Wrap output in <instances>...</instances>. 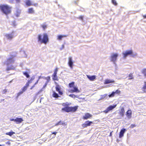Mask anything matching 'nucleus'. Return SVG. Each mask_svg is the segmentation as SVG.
Returning <instances> with one entry per match:
<instances>
[{
  "label": "nucleus",
  "mask_w": 146,
  "mask_h": 146,
  "mask_svg": "<svg viewBox=\"0 0 146 146\" xmlns=\"http://www.w3.org/2000/svg\"><path fill=\"white\" fill-rule=\"evenodd\" d=\"M23 73L24 75L27 78H28L29 77V75L28 74V73L27 72H23Z\"/></svg>",
  "instance_id": "nucleus-35"
},
{
  "label": "nucleus",
  "mask_w": 146,
  "mask_h": 146,
  "mask_svg": "<svg viewBox=\"0 0 146 146\" xmlns=\"http://www.w3.org/2000/svg\"><path fill=\"white\" fill-rule=\"evenodd\" d=\"M112 132H111L110 133V136H111L112 135Z\"/></svg>",
  "instance_id": "nucleus-57"
},
{
  "label": "nucleus",
  "mask_w": 146,
  "mask_h": 146,
  "mask_svg": "<svg viewBox=\"0 0 146 146\" xmlns=\"http://www.w3.org/2000/svg\"><path fill=\"white\" fill-rule=\"evenodd\" d=\"M68 64L70 68L72 69L73 68V62L72 60V57H69L68 58Z\"/></svg>",
  "instance_id": "nucleus-10"
},
{
  "label": "nucleus",
  "mask_w": 146,
  "mask_h": 146,
  "mask_svg": "<svg viewBox=\"0 0 146 146\" xmlns=\"http://www.w3.org/2000/svg\"><path fill=\"white\" fill-rule=\"evenodd\" d=\"M18 2H19V0H18Z\"/></svg>",
  "instance_id": "nucleus-63"
},
{
  "label": "nucleus",
  "mask_w": 146,
  "mask_h": 146,
  "mask_svg": "<svg viewBox=\"0 0 146 146\" xmlns=\"http://www.w3.org/2000/svg\"><path fill=\"white\" fill-rule=\"evenodd\" d=\"M142 16L144 18H146V15H143Z\"/></svg>",
  "instance_id": "nucleus-53"
},
{
  "label": "nucleus",
  "mask_w": 146,
  "mask_h": 146,
  "mask_svg": "<svg viewBox=\"0 0 146 146\" xmlns=\"http://www.w3.org/2000/svg\"><path fill=\"white\" fill-rule=\"evenodd\" d=\"M14 26H15V23L14 24Z\"/></svg>",
  "instance_id": "nucleus-61"
},
{
  "label": "nucleus",
  "mask_w": 146,
  "mask_h": 146,
  "mask_svg": "<svg viewBox=\"0 0 146 146\" xmlns=\"http://www.w3.org/2000/svg\"><path fill=\"white\" fill-rule=\"evenodd\" d=\"M118 56V54L114 53L111 54L110 58V61L113 62V64H115Z\"/></svg>",
  "instance_id": "nucleus-6"
},
{
  "label": "nucleus",
  "mask_w": 146,
  "mask_h": 146,
  "mask_svg": "<svg viewBox=\"0 0 146 146\" xmlns=\"http://www.w3.org/2000/svg\"><path fill=\"white\" fill-rule=\"evenodd\" d=\"M83 16H80L79 17H78V18L81 20L82 21H83Z\"/></svg>",
  "instance_id": "nucleus-44"
},
{
  "label": "nucleus",
  "mask_w": 146,
  "mask_h": 146,
  "mask_svg": "<svg viewBox=\"0 0 146 146\" xmlns=\"http://www.w3.org/2000/svg\"><path fill=\"white\" fill-rule=\"evenodd\" d=\"M123 58H125L128 55H131V56L134 57L136 56L137 54L136 53L133 54L132 50H129L126 51L125 52H123Z\"/></svg>",
  "instance_id": "nucleus-5"
},
{
  "label": "nucleus",
  "mask_w": 146,
  "mask_h": 146,
  "mask_svg": "<svg viewBox=\"0 0 146 146\" xmlns=\"http://www.w3.org/2000/svg\"><path fill=\"white\" fill-rule=\"evenodd\" d=\"M111 2L115 5H117V3L116 2V1H111Z\"/></svg>",
  "instance_id": "nucleus-39"
},
{
  "label": "nucleus",
  "mask_w": 146,
  "mask_h": 146,
  "mask_svg": "<svg viewBox=\"0 0 146 146\" xmlns=\"http://www.w3.org/2000/svg\"><path fill=\"white\" fill-rule=\"evenodd\" d=\"M27 86H24L23 88V89L22 90V91H23V92H24L27 90Z\"/></svg>",
  "instance_id": "nucleus-41"
},
{
  "label": "nucleus",
  "mask_w": 146,
  "mask_h": 146,
  "mask_svg": "<svg viewBox=\"0 0 146 146\" xmlns=\"http://www.w3.org/2000/svg\"><path fill=\"white\" fill-rule=\"evenodd\" d=\"M11 8L7 4H0V10L5 15L10 14L11 12Z\"/></svg>",
  "instance_id": "nucleus-2"
},
{
  "label": "nucleus",
  "mask_w": 146,
  "mask_h": 146,
  "mask_svg": "<svg viewBox=\"0 0 146 146\" xmlns=\"http://www.w3.org/2000/svg\"><path fill=\"white\" fill-rule=\"evenodd\" d=\"M40 77H41V76H39V78H38V80H39V79H40Z\"/></svg>",
  "instance_id": "nucleus-59"
},
{
  "label": "nucleus",
  "mask_w": 146,
  "mask_h": 146,
  "mask_svg": "<svg viewBox=\"0 0 146 146\" xmlns=\"http://www.w3.org/2000/svg\"><path fill=\"white\" fill-rule=\"evenodd\" d=\"M141 93L146 92V82H145L142 91L141 92Z\"/></svg>",
  "instance_id": "nucleus-20"
},
{
  "label": "nucleus",
  "mask_w": 146,
  "mask_h": 146,
  "mask_svg": "<svg viewBox=\"0 0 146 146\" xmlns=\"http://www.w3.org/2000/svg\"><path fill=\"white\" fill-rule=\"evenodd\" d=\"M62 105L63 106L65 107L62 108V110L67 112L70 111L75 112L77 109V107L76 106L74 107L68 106V104L66 103H63L62 104Z\"/></svg>",
  "instance_id": "nucleus-3"
},
{
  "label": "nucleus",
  "mask_w": 146,
  "mask_h": 146,
  "mask_svg": "<svg viewBox=\"0 0 146 146\" xmlns=\"http://www.w3.org/2000/svg\"><path fill=\"white\" fill-rule=\"evenodd\" d=\"M56 90L58 92L59 94L60 95H62V92L60 90V87L59 86H56Z\"/></svg>",
  "instance_id": "nucleus-17"
},
{
  "label": "nucleus",
  "mask_w": 146,
  "mask_h": 146,
  "mask_svg": "<svg viewBox=\"0 0 146 146\" xmlns=\"http://www.w3.org/2000/svg\"><path fill=\"white\" fill-rule=\"evenodd\" d=\"M131 110H128L127 112L126 115L128 118H130L131 117Z\"/></svg>",
  "instance_id": "nucleus-16"
},
{
  "label": "nucleus",
  "mask_w": 146,
  "mask_h": 146,
  "mask_svg": "<svg viewBox=\"0 0 146 146\" xmlns=\"http://www.w3.org/2000/svg\"><path fill=\"white\" fill-rule=\"evenodd\" d=\"M15 60L13 56H11L10 58H8L7 60L3 62L4 65H6L7 66L6 70L9 71L10 70H14L15 68V66L11 65L13 64Z\"/></svg>",
  "instance_id": "nucleus-1"
},
{
  "label": "nucleus",
  "mask_w": 146,
  "mask_h": 146,
  "mask_svg": "<svg viewBox=\"0 0 146 146\" xmlns=\"http://www.w3.org/2000/svg\"><path fill=\"white\" fill-rule=\"evenodd\" d=\"M62 48H63L64 47V45H62Z\"/></svg>",
  "instance_id": "nucleus-60"
},
{
  "label": "nucleus",
  "mask_w": 146,
  "mask_h": 146,
  "mask_svg": "<svg viewBox=\"0 0 146 146\" xmlns=\"http://www.w3.org/2000/svg\"><path fill=\"white\" fill-rule=\"evenodd\" d=\"M64 123H62L61 121H60L59 122H58V123L56 124H55V126H57L59 125H61V124H63Z\"/></svg>",
  "instance_id": "nucleus-38"
},
{
  "label": "nucleus",
  "mask_w": 146,
  "mask_h": 146,
  "mask_svg": "<svg viewBox=\"0 0 146 146\" xmlns=\"http://www.w3.org/2000/svg\"><path fill=\"white\" fill-rule=\"evenodd\" d=\"M29 84L28 82L26 83V86H27V87L29 86Z\"/></svg>",
  "instance_id": "nucleus-50"
},
{
  "label": "nucleus",
  "mask_w": 146,
  "mask_h": 146,
  "mask_svg": "<svg viewBox=\"0 0 146 146\" xmlns=\"http://www.w3.org/2000/svg\"><path fill=\"white\" fill-rule=\"evenodd\" d=\"M114 92L115 93V94H120V91L119 90H117L115 92Z\"/></svg>",
  "instance_id": "nucleus-43"
},
{
  "label": "nucleus",
  "mask_w": 146,
  "mask_h": 146,
  "mask_svg": "<svg viewBox=\"0 0 146 146\" xmlns=\"http://www.w3.org/2000/svg\"><path fill=\"white\" fill-rule=\"evenodd\" d=\"M21 54L22 55V56L24 57H27V55L26 54L25 51L21 50L20 51Z\"/></svg>",
  "instance_id": "nucleus-19"
},
{
  "label": "nucleus",
  "mask_w": 146,
  "mask_h": 146,
  "mask_svg": "<svg viewBox=\"0 0 146 146\" xmlns=\"http://www.w3.org/2000/svg\"><path fill=\"white\" fill-rule=\"evenodd\" d=\"M13 80H11V81H10L9 82V83H11L12 82Z\"/></svg>",
  "instance_id": "nucleus-58"
},
{
  "label": "nucleus",
  "mask_w": 146,
  "mask_h": 146,
  "mask_svg": "<svg viewBox=\"0 0 146 146\" xmlns=\"http://www.w3.org/2000/svg\"><path fill=\"white\" fill-rule=\"evenodd\" d=\"M126 131V129H121L119 133V137L121 138L123 136L124 134Z\"/></svg>",
  "instance_id": "nucleus-13"
},
{
  "label": "nucleus",
  "mask_w": 146,
  "mask_h": 146,
  "mask_svg": "<svg viewBox=\"0 0 146 146\" xmlns=\"http://www.w3.org/2000/svg\"><path fill=\"white\" fill-rule=\"evenodd\" d=\"M35 77L34 76H32L31 78V79H30V80L31 81H33L35 79Z\"/></svg>",
  "instance_id": "nucleus-48"
},
{
  "label": "nucleus",
  "mask_w": 146,
  "mask_h": 146,
  "mask_svg": "<svg viewBox=\"0 0 146 146\" xmlns=\"http://www.w3.org/2000/svg\"><path fill=\"white\" fill-rule=\"evenodd\" d=\"M133 79V77L132 74H129V79L131 80Z\"/></svg>",
  "instance_id": "nucleus-40"
},
{
  "label": "nucleus",
  "mask_w": 146,
  "mask_h": 146,
  "mask_svg": "<svg viewBox=\"0 0 146 146\" xmlns=\"http://www.w3.org/2000/svg\"><path fill=\"white\" fill-rule=\"evenodd\" d=\"M87 126H90L91 124L93 123V122L92 121H89L85 122Z\"/></svg>",
  "instance_id": "nucleus-27"
},
{
  "label": "nucleus",
  "mask_w": 146,
  "mask_h": 146,
  "mask_svg": "<svg viewBox=\"0 0 146 146\" xmlns=\"http://www.w3.org/2000/svg\"><path fill=\"white\" fill-rule=\"evenodd\" d=\"M107 95V94H105L104 95H101V98L98 100V101H99L100 100H103Z\"/></svg>",
  "instance_id": "nucleus-22"
},
{
  "label": "nucleus",
  "mask_w": 146,
  "mask_h": 146,
  "mask_svg": "<svg viewBox=\"0 0 146 146\" xmlns=\"http://www.w3.org/2000/svg\"><path fill=\"white\" fill-rule=\"evenodd\" d=\"M0 146H2L1 145H0Z\"/></svg>",
  "instance_id": "nucleus-64"
},
{
  "label": "nucleus",
  "mask_w": 146,
  "mask_h": 146,
  "mask_svg": "<svg viewBox=\"0 0 146 146\" xmlns=\"http://www.w3.org/2000/svg\"><path fill=\"white\" fill-rule=\"evenodd\" d=\"M52 96L53 97L56 98H58L59 97L58 94H57L56 93L54 92H53V93L52 95Z\"/></svg>",
  "instance_id": "nucleus-29"
},
{
  "label": "nucleus",
  "mask_w": 146,
  "mask_h": 146,
  "mask_svg": "<svg viewBox=\"0 0 146 146\" xmlns=\"http://www.w3.org/2000/svg\"><path fill=\"white\" fill-rule=\"evenodd\" d=\"M38 81H39V80H37V81H36V82L35 84H34V85H35H35L36 84L38 83Z\"/></svg>",
  "instance_id": "nucleus-52"
},
{
  "label": "nucleus",
  "mask_w": 146,
  "mask_h": 146,
  "mask_svg": "<svg viewBox=\"0 0 146 146\" xmlns=\"http://www.w3.org/2000/svg\"><path fill=\"white\" fill-rule=\"evenodd\" d=\"M47 84V83H45L44 85L43 86V88H45L46 87Z\"/></svg>",
  "instance_id": "nucleus-49"
},
{
  "label": "nucleus",
  "mask_w": 146,
  "mask_h": 146,
  "mask_svg": "<svg viewBox=\"0 0 146 146\" xmlns=\"http://www.w3.org/2000/svg\"><path fill=\"white\" fill-rule=\"evenodd\" d=\"M114 82V80H105L104 84H108L110 83H111Z\"/></svg>",
  "instance_id": "nucleus-21"
},
{
  "label": "nucleus",
  "mask_w": 146,
  "mask_h": 146,
  "mask_svg": "<svg viewBox=\"0 0 146 146\" xmlns=\"http://www.w3.org/2000/svg\"><path fill=\"white\" fill-rule=\"evenodd\" d=\"M53 76V78H52V79L54 80H58V78L57 76Z\"/></svg>",
  "instance_id": "nucleus-32"
},
{
  "label": "nucleus",
  "mask_w": 146,
  "mask_h": 146,
  "mask_svg": "<svg viewBox=\"0 0 146 146\" xmlns=\"http://www.w3.org/2000/svg\"><path fill=\"white\" fill-rule=\"evenodd\" d=\"M15 119H10V120L11 121H15Z\"/></svg>",
  "instance_id": "nucleus-51"
},
{
  "label": "nucleus",
  "mask_w": 146,
  "mask_h": 146,
  "mask_svg": "<svg viewBox=\"0 0 146 146\" xmlns=\"http://www.w3.org/2000/svg\"><path fill=\"white\" fill-rule=\"evenodd\" d=\"M58 71V68H56L55 69L54 71V72L52 75V76H57V71Z\"/></svg>",
  "instance_id": "nucleus-31"
},
{
  "label": "nucleus",
  "mask_w": 146,
  "mask_h": 146,
  "mask_svg": "<svg viewBox=\"0 0 146 146\" xmlns=\"http://www.w3.org/2000/svg\"><path fill=\"white\" fill-rule=\"evenodd\" d=\"M115 94L114 92H113L110 94L108 96L109 97H113L114 96Z\"/></svg>",
  "instance_id": "nucleus-36"
},
{
  "label": "nucleus",
  "mask_w": 146,
  "mask_h": 146,
  "mask_svg": "<svg viewBox=\"0 0 146 146\" xmlns=\"http://www.w3.org/2000/svg\"><path fill=\"white\" fill-rule=\"evenodd\" d=\"M74 3H76V1H75Z\"/></svg>",
  "instance_id": "nucleus-62"
},
{
  "label": "nucleus",
  "mask_w": 146,
  "mask_h": 146,
  "mask_svg": "<svg viewBox=\"0 0 146 146\" xmlns=\"http://www.w3.org/2000/svg\"><path fill=\"white\" fill-rule=\"evenodd\" d=\"M116 106V105L113 106H110L108 107L106 110L104 111L103 112L106 113H107L109 111L115 108Z\"/></svg>",
  "instance_id": "nucleus-9"
},
{
  "label": "nucleus",
  "mask_w": 146,
  "mask_h": 146,
  "mask_svg": "<svg viewBox=\"0 0 146 146\" xmlns=\"http://www.w3.org/2000/svg\"><path fill=\"white\" fill-rule=\"evenodd\" d=\"M41 26L44 29H45L47 27V25L45 24V23L41 25Z\"/></svg>",
  "instance_id": "nucleus-33"
},
{
  "label": "nucleus",
  "mask_w": 146,
  "mask_h": 146,
  "mask_svg": "<svg viewBox=\"0 0 146 146\" xmlns=\"http://www.w3.org/2000/svg\"><path fill=\"white\" fill-rule=\"evenodd\" d=\"M23 121V120L22 118H16L15 120V122L17 124H19Z\"/></svg>",
  "instance_id": "nucleus-12"
},
{
  "label": "nucleus",
  "mask_w": 146,
  "mask_h": 146,
  "mask_svg": "<svg viewBox=\"0 0 146 146\" xmlns=\"http://www.w3.org/2000/svg\"><path fill=\"white\" fill-rule=\"evenodd\" d=\"M35 86V85H34L33 86H32L31 88V89L32 90L34 87Z\"/></svg>",
  "instance_id": "nucleus-56"
},
{
  "label": "nucleus",
  "mask_w": 146,
  "mask_h": 146,
  "mask_svg": "<svg viewBox=\"0 0 146 146\" xmlns=\"http://www.w3.org/2000/svg\"><path fill=\"white\" fill-rule=\"evenodd\" d=\"M26 5L27 6H30L31 5H34L35 6H37L38 5L37 3L33 4L31 3L30 1H27L25 2Z\"/></svg>",
  "instance_id": "nucleus-11"
},
{
  "label": "nucleus",
  "mask_w": 146,
  "mask_h": 146,
  "mask_svg": "<svg viewBox=\"0 0 146 146\" xmlns=\"http://www.w3.org/2000/svg\"><path fill=\"white\" fill-rule=\"evenodd\" d=\"M21 12V10L18 9L17 10L16 12L15 13V14L17 17H18L19 16Z\"/></svg>",
  "instance_id": "nucleus-18"
},
{
  "label": "nucleus",
  "mask_w": 146,
  "mask_h": 146,
  "mask_svg": "<svg viewBox=\"0 0 146 146\" xmlns=\"http://www.w3.org/2000/svg\"><path fill=\"white\" fill-rule=\"evenodd\" d=\"M136 125L135 124H132L130 126L131 128H133L136 126Z\"/></svg>",
  "instance_id": "nucleus-47"
},
{
  "label": "nucleus",
  "mask_w": 146,
  "mask_h": 146,
  "mask_svg": "<svg viewBox=\"0 0 146 146\" xmlns=\"http://www.w3.org/2000/svg\"><path fill=\"white\" fill-rule=\"evenodd\" d=\"M56 133H57L56 132H53L52 133V134H54V135H55Z\"/></svg>",
  "instance_id": "nucleus-55"
},
{
  "label": "nucleus",
  "mask_w": 146,
  "mask_h": 146,
  "mask_svg": "<svg viewBox=\"0 0 146 146\" xmlns=\"http://www.w3.org/2000/svg\"><path fill=\"white\" fill-rule=\"evenodd\" d=\"M69 96L72 98H78L77 95H75L74 94H70Z\"/></svg>",
  "instance_id": "nucleus-37"
},
{
  "label": "nucleus",
  "mask_w": 146,
  "mask_h": 146,
  "mask_svg": "<svg viewBox=\"0 0 146 146\" xmlns=\"http://www.w3.org/2000/svg\"><path fill=\"white\" fill-rule=\"evenodd\" d=\"M87 78L90 80L93 81L94 79H95L96 78V76H90L89 75H87Z\"/></svg>",
  "instance_id": "nucleus-15"
},
{
  "label": "nucleus",
  "mask_w": 146,
  "mask_h": 146,
  "mask_svg": "<svg viewBox=\"0 0 146 146\" xmlns=\"http://www.w3.org/2000/svg\"><path fill=\"white\" fill-rule=\"evenodd\" d=\"M69 91L71 93H73L74 92L78 93L80 92L78 88L75 86V87H73V88L69 89Z\"/></svg>",
  "instance_id": "nucleus-8"
},
{
  "label": "nucleus",
  "mask_w": 146,
  "mask_h": 146,
  "mask_svg": "<svg viewBox=\"0 0 146 146\" xmlns=\"http://www.w3.org/2000/svg\"><path fill=\"white\" fill-rule=\"evenodd\" d=\"M125 112L124 109L123 108H122L121 109V111L120 112V115L122 116L124 115V113Z\"/></svg>",
  "instance_id": "nucleus-26"
},
{
  "label": "nucleus",
  "mask_w": 146,
  "mask_h": 146,
  "mask_svg": "<svg viewBox=\"0 0 146 146\" xmlns=\"http://www.w3.org/2000/svg\"><path fill=\"white\" fill-rule=\"evenodd\" d=\"M66 35H58V38H57V39L58 40H61L62 38L63 37H66Z\"/></svg>",
  "instance_id": "nucleus-23"
},
{
  "label": "nucleus",
  "mask_w": 146,
  "mask_h": 146,
  "mask_svg": "<svg viewBox=\"0 0 146 146\" xmlns=\"http://www.w3.org/2000/svg\"><path fill=\"white\" fill-rule=\"evenodd\" d=\"M23 92V91H20L17 94V98H18L20 95H21V94H22Z\"/></svg>",
  "instance_id": "nucleus-42"
},
{
  "label": "nucleus",
  "mask_w": 146,
  "mask_h": 146,
  "mask_svg": "<svg viewBox=\"0 0 146 146\" xmlns=\"http://www.w3.org/2000/svg\"><path fill=\"white\" fill-rule=\"evenodd\" d=\"M69 86L71 88H72L73 87H75L74 86V82H72L70 83L69 84Z\"/></svg>",
  "instance_id": "nucleus-30"
},
{
  "label": "nucleus",
  "mask_w": 146,
  "mask_h": 146,
  "mask_svg": "<svg viewBox=\"0 0 146 146\" xmlns=\"http://www.w3.org/2000/svg\"><path fill=\"white\" fill-rule=\"evenodd\" d=\"M32 82V81H31L30 80H29L28 81V82L29 83V84H30Z\"/></svg>",
  "instance_id": "nucleus-54"
},
{
  "label": "nucleus",
  "mask_w": 146,
  "mask_h": 146,
  "mask_svg": "<svg viewBox=\"0 0 146 146\" xmlns=\"http://www.w3.org/2000/svg\"><path fill=\"white\" fill-rule=\"evenodd\" d=\"M44 78L46 80V82L45 83L48 84L50 81V76H48L47 77L45 78Z\"/></svg>",
  "instance_id": "nucleus-28"
},
{
  "label": "nucleus",
  "mask_w": 146,
  "mask_h": 146,
  "mask_svg": "<svg viewBox=\"0 0 146 146\" xmlns=\"http://www.w3.org/2000/svg\"><path fill=\"white\" fill-rule=\"evenodd\" d=\"M92 115L89 113H87L85 114V115L83 116V119H87L90 118L92 116Z\"/></svg>",
  "instance_id": "nucleus-14"
},
{
  "label": "nucleus",
  "mask_w": 146,
  "mask_h": 146,
  "mask_svg": "<svg viewBox=\"0 0 146 146\" xmlns=\"http://www.w3.org/2000/svg\"><path fill=\"white\" fill-rule=\"evenodd\" d=\"M16 35L15 33V32L13 31L11 33L5 34V36L7 39L11 40L16 36Z\"/></svg>",
  "instance_id": "nucleus-7"
},
{
  "label": "nucleus",
  "mask_w": 146,
  "mask_h": 146,
  "mask_svg": "<svg viewBox=\"0 0 146 146\" xmlns=\"http://www.w3.org/2000/svg\"><path fill=\"white\" fill-rule=\"evenodd\" d=\"M15 133L14 132L11 131L9 132H7L5 133V134L7 135H8L10 136H11L13 135Z\"/></svg>",
  "instance_id": "nucleus-25"
},
{
  "label": "nucleus",
  "mask_w": 146,
  "mask_h": 146,
  "mask_svg": "<svg viewBox=\"0 0 146 146\" xmlns=\"http://www.w3.org/2000/svg\"><path fill=\"white\" fill-rule=\"evenodd\" d=\"M28 13H29L32 14L34 13V11L33 8H30L28 10Z\"/></svg>",
  "instance_id": "nucleus-24"
},
{
  "label": "nucleus",
  "mask_w": 146,
  "mask_h": 146,
  "mask_svg": "<svg viewBox=\"0 0 146 146\" xmlns=\"http://www.w3.org/2000/svg\"><path fill=\"white\" fill-rule=\"evenodd\" d=\"M48 41V35L46 33H44L43 36L41 35H39L38 36V41L40 43L46 44Z\"/></svg>",
  "instance_id": "nucleus-4"
},
{
  "label": "nucleus",
  "mask_w": 146,
  "mask_h": 146,
  "mask_svg": "<svg viewBox=\"0 0 146 146\" xmlns=\"http://www.w3.org/2000/svg\"><path fill=\"white\" fill-rule=\"evenodd\" d=\"M82 126L84 127H86L87 126L86 122L84 124H82Z\"/></svg>",
  "instance_id": "nucleus-46"
},
{
  "label": "nucleus",
  "mask_w": 146,
  "mask_h": 146,
  "mask_svg": "<svg viewBox=\"0 0 146 146\" xmlns=\"http://www.w3.org/2000/svg\"><path fill=\"white\" fill-rule=\"evenodd\" d=\"M7 90L6 89L2 91V93L3 94H6V92H7Z\"/></svg>",
  "instance_id": "nucleus-45"
},
{
  "label": "nucleus",
  "mask_w": 146,
  "mask_h": 146,
  "mask_svg": "<svg viewBox=\"0 0 146 146\" xmlns=\"http://www.w3.org/2000/svg\"><path fill=\"white\" fill-rule=\"evenodd\" d=\"M145 76L146 77V68L143 70L142 72Z\"/></svg>",
  "instance_id": "nucleus-34"
}]
</instances>
